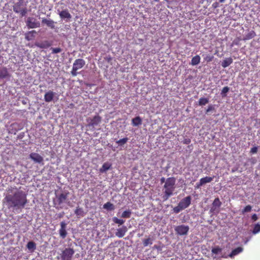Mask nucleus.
<instances>
[{
    "label": "nucleus",
    "mask_w": 260,
    "mask_h": 260,
    "mask_svg": "<svg viewBox=\"0 0 260 260\" xmlns=\"http://www.w3.org/2000/svg\"><path fill=\"white\" fill-rule=\"evenodd\" d=\"M4 200L9 209L21 210L28 203L27 194L22 190H18L13 194L5 196Z\"/></svg>",
    "instance_id": "f257e3e1"
},
{
    "label": "nucleus",
    "mask_w": 260,
    "mask_h": 260,
    "mask_svg": "<svg viewBox=\"0 0 260 260\" xmlns=\"http://www.w3.org/2000/svg\"><path fill=\"white\" fill-rule=\"evenodd\" d=\"M176 179L174 177L168 178L166 181L164 188L165 190L164 191L162 199L164 201L167 200L169 197L173 194V191L175 188Z\"/></svg>",
    "instance_id": "f03ea898"
},
{
    "label": "nucleus",
    "mask_w": 260,
    "mask_h": 260,
    "mask_svg": "<svg viewBox=\"0 0 260 260\" xmlns=\"http://www.w3.org/2000/svg\"><path fill=\"white\" fill-rule=\"evenodd\" d=\"M13 10L15 13H20L21 16H25L27 12L24 0H18L17 3H14Z\"/></svg>",
    "instance_id": "7ed1b4c3"
},
{
    "label": "nucleus",
    "mask_w": 260,
    "mask_h": 260,
    "mask_svg": "<svg viewBox=\"0 0 260 260\" xmlns=\"http://www.w3.org/2000/svg\"><path fill=\"white\" fill-rule=\"evenodd\" d=\"M75 250L73 248L67 247L57 256L58 260H72Z\"/></svg>",
    "instance_id": "20e7f679"
},
{
    "label": "nucleus",
    "mask_w": 260,
    "mask_h": 260,
    "mask_svg": "<svg viewBox=\"0 0 260 260\" xmlns=\"http://www.w3.org/2000/svg\"><path fill=\"white\" fill-rule=\"evenodd\" d=\"M85 63L86 62L83 59H76L73 64V68L71 72L72 75L74 77L77 76L78 74L77 71L82 68Z\"/></svg>",
    "instance_id": "39448f33"
},
{
    "label": "nucleus",
    "mask_w": 260,
    "mask_h": 260,
    "mask_svg": "<svg viewBox=\"0 0 260 260\" xmlns=\"http://www.w3.org/2000/svg\"><path fill=\"white\" fill-rule=\"evenodd\" d=\"M69 196V192L61 193L56 196L55 205L58 206L59 208H62V205L66 203L67 198Z\"/></svg>",
    "instance_id": "423d86ee"
},
{
    "label": "nucleus",
    "mask_w": 260,
    "mask_h": 260,
    "mask_svg": "<svg viewBox=\"0 0 260 260\" xmlns=\"http://www.w3.org/2000/svg\"><path fill=\"white\" fill-rule=\"evenodd\" d=\"M175 230L176 232V233L180 236L183 235H187L188 230H189V227L187 225H180L177 226Z\"/></svg>",
    "instance_id": "0eeeda50"
},
{
    "label": "nucleus",
    "mask_w": 260,
    "mask_h": 260,
    "mask_svg": "<svg viewBox=\"0 0 260 260\" xmlns=\"http://www.w3.org/2000/svg\"><path fill=\"white\" fill-rule=\"evenodd\" d=\"M26 24L29 28H35L40 26V23L34 17H28L26 21Z\"/></svg>",
    "instance_id": "6e6552de"
},
{
    "label": "nucleus",
    "mask_w": 260,
    "mask_h": 260,
    "mask_svg": "<svg viewBox=\"0 0 260 260\" xmlns=\"http://www.w3.org/2000/svg\"><path fill=\"white\" fill-rule=\"evenodd\" d=\"M191 202V197L190 196H186L179 202L178 205L183 209H185L190 205Z\"/></svg>",
    "instance_id": "1a4fd4ad"
},
{
    "label": "nucleus",
    "mask_w": 260,
    "mask_h": 260,
    "mask_svg": "<svg viewBox=\"0 0 260 260\" xmlns=\"http://www.w3.org/2000/svg\"><path fill=\"white\" fill-rule=\"evenodd\" d=\"M29 158L36 163H41L44 161V158L42 156L37 153H31L29 154Z\"/></svg>",
    "instance_id": "9d476101"
},
{
    "label": "nucleus",
    "mask_w": 260,
    "mask_h": 260,
    "mask_svg": "<svg viewBox=\"0 0 260 260\" xmlns=\"http://www.w3.org/2000/svg\"><path fill=\"white\" fill-rule=\"evenodd\" d=\"M66 223L64 221H61L60 223V229H59V234H60V236L61 238L64 239L66 237L67 233L66 230Z\"/></svg>",
    "instance_id": "9b49d317"
},
{
    "label": "nucleus",
    "mask_w": 260,
    "mask_h": 260,
    "mask_svg": "<svg viewBox=\"0 0 260 260\" xmlns=\"http://www.w3.org/2000/svg\"><path fill=\"white\" fill-rule=\"evenodd\" d=\"M101 117L98 114L93 116L90 120L89 125L93 127L98 125L101 122Z\"/></svg>",
    "instance_id": "f8f14e48"
},
{
    "label": "nucleus",
    "mask_w": 260,
    "mask_h": 260,
    "mask_svg": "<svg viewBox=\"0 0 260 260\" xmlns=\"http://www.w3.org/2000/svg\"><path fill=\"white\" fill-rule=\"evenodd\" d=\"M127 228L125 226H123L121 228L117 229V231L115 233V235L117 237L119 238H122V237H124L125 233L127 232Z\"/></svg>",
    "instance_id": "ddd939ff"
},
{
    "label": "nucleus",
    "mask_w": 260,
    "mask_h": 260,
    "mask_svg": "<svg viewBox=\"0 0 260 260\" xmlns=\"http://www.w3.org/2000/svg\"><path fill=\"white\" fill-rule=\"evenodd\" d=\"M55 93L52 91L49 90L44 95V99L46 102H51L54 97Z\"/></svg>",
    "instance_id": "4468645a"
},
{
    "label": "nucleus",
    "mask_w": 260,
    "mask_h": 260,
    "mask_svg": "<svg viewBox=\"0 0 260 260\" xmlns=\"http://www.w3.org/2000/svg\"><path fill=\"white\" fill-rule=\"evenodd\" d=\"M59 16H60L61 19H71L72 17V15L69 12V10L67 9L61 11L60 12L58 13Z\"/></svg>",
    "instance_id": "2eb2a0df"
},
{
    "label": "nucleus",
    "mask_w": 260,
    "mask_h": 260,
    "mask_svg": "<svg viewBox=\"0 0 260 260\" xmlns=\"http://www.w3.org/2000/svg\"><path fill=\"white\" fill-rule=\"evenodd\" d=\"M42 23L46 24L48 27L52 29H54L55 28V22L52 19H47L44 18L42 19Z\"/></svg>",
    "instance_id": "dca6fc26"
},
{
    "label": "nucleus",
    "mask_w": 260,
    "mask_h": 260,
    "mask_svg": "<svg viewBox=\"0 0 260 260\" xmlns=\"http://www.w3.org/2000/svg\"><path fill=\"white\" fill-rule=\"evenodd\" d=\"M9 76L10 74L6 67L0 68V79H5Z\"/></svg>",
    "instance_id": "f3484780"
},
{
    "label": "nucleus",
    "mask_w": 260,
    "mask_h": 260,
    "mask_svg": "<svg viewBox=\"0 0 260 260\" xmlns=\"http://www.w3.org/2000/svg\"><path fill=\"white\" fill-rule=\"evenodd\" d=\"M36 46L39 48H48L50 47V44L48 41H45L41 42L36 43Z\"/></svg>",
    "instance_id": "a211bd4d"
},
{
    "label": "nucleus",
    "mask_w": 260,
    "mask_h": 260,
    "mask_svg": "<svg viewBox=\"0 0 260 260\" xmlns=\"http://www.w3.org/2000/svg\"><path fill=\"white\" fill-rule=\"evenodd\" d=\"M111 167V164L110 162H105L103 164L101 168L99 170L100 173H104L109 170Z\"/></svg>",
    "instance_id": "6ab92c4d"
},
{
    "label": "nucleus",
    "mask_w": 260,
    "mask_h": 260,
    "mask_svg": "<svg viewBox=\"0 0 260 260\" xmlns=\"http://www.w3.org/2000/svg\"><path fill=\"white\" fill-rule=\"evenodd\" d=\"M142 120L139 116H137L132 119V124L134 126H139L142 124Z\"/></svg>",
    "instance_id": "aec40b11"
},
{
    "label": "nucleus",
    "mask_w": 260,
    "mask_h": 260,
    "mask_svg": "<svg viewBox=\"0 0 260 260\" xmlns=\"http://www.w3.org/2000/svg\"><path fill=\"white\" fill-rule=\"evenodd\" d=\"M233 62L232 58L230 57L228 58H226L224 60H223L221 62V66L225 68L231 65Z\"/></svg>",
    "instance_id": "412c9836"
},
{
    "label": "nucleus",
    "mask_w": 260,
    "mask_h": 260,
    "mask_svg": "<svg viewBox=\"0 0 260 260\" xmlns=\"http://www.w3.org/2000/svg\"><path fill=\"white\" fill-rule=\"evenodd\" d=\"M36 34L37 31L36 30H31L27 32L25 35V39L27 40H32L35 38Z\"/></svg>",
    "instance_id": "4be33fe9"
},
{
    "label": "nucleus",
    "mask_w": 260,
    "mask_h": 260,
    "mask_svg": "<svg viewBox=\"0 0 260 260\" xmlns=\"http://www.w3.org/2000/svg\"><path fill=\"white\" fill-rule=\"evenodd\" d=\"M255 32L253 30H251L245 36L243 40H249L250 39H252L255 37Z\"/></svg>",
    "instance_id": "5701e85b"
},
{
    "label": "nucleus",
    "mask_w": 260,
    "mask_h": 260,
    "mask_svg": "<svg viewBox=\"0 0 260 260\" xmlns=\"http://www.w3.org/2000/svg\"><path fill=\"white\" fill-rule=\"evenodd\" d=\"M201 61V57L199 55H196L194 57H192L191 59V64L192 66H197L200 63Z\"/></svg>",
    "instance_id": "b1692460"
},
{
    "label": "nucleus",
    "mask_w": 260,
    "mask_h": 260,
    "mask_svg": "<svg viewBox=\"0 0 260 260\" xmlns=\"http://www.w3.org/2000/svg\"><path fill=\"white\" fill-rule=\"evenodd\" d=\"M74 213L78 216L83 217L84 215V212L83 209L79 206L76 208Z\"/></svg>",
    "instance_id": "393cba45"
},
{
    "label": "nucleus",
    "mask_w": 260,
    "mask_h": 260,
    "mask_svg": "<svg viewBox=\"0 0 260 260\" xmlns=\"http://www.w3.org/2000/svg\"><path fill=\"white\" fill-rule=\"evenodd\" d=\"M214 177V176H213L212 177L206 176L204 178H202L200 179L201 183L204 185L207 183H210L213 180Z\"/></svg>",
    "instance_id": "a878e982"
},
{
    "label": "nucleus",
    "mask_w": 260,
    "mask_h": 260,
    "mask_svg": "<svg viewBox=\"0 0 260 260\" xmlns=\"http://www.w3.org/2000/svg\"><path fill=\"white\" fill-rule=\"evenodd\" d=\"M104 208L108 211H113L115 209V207L114 204L110 202H107L104 205Z\"/></svg>",
    "instance_id": "bb28decb"
},
{
    "label": "nucleus",
    "mask_w": 260,
    "mask_h": 260,
    "mask_svg": "<svg viewBox=\"0 0 260 260\" xmlns=\"http://www.w3.org/2000/svg\"><path fill=\"white\" fill-rule=\"evenodd\" d=\"M27 248L29 250L34 251L36 249V244L33 241H29L27 244Z\"/></svg>",
    "instance_id": "cd10ccee"
},
{
    "label": "nucleus",
    "mask_w": 260,
    "mask_h": 260,
    "mask_svg": "<svg viewBox=\"0 0 260 260\" xmlns=\"http://www.w3.org/2000/svg\"><path fill=\"white\" fill-rule=\"evenodd\" d=\"M242 251V248L240 247H238L232 251V252L231 253V254H230V256L232 257V256L236 255L240 253Z\"/></svg>",
    "instance_id": "c85d7f7f"
},
{
    "label": "nucleus",
    "mask_w": 260,
    "mask_h": 260,
    "mask_svg": "<svg viewBox=\"0 0 260 260\" xmlns=\"http://www.w3.org/2000/svg\"><path fill=\"white\" fill-rule=\"evenodd\" d=\"M132 215V212L129 210L124 211L121 214V217L124 218H129Z\"/></svg>",
    "instance_id": "c756f323"
},
{
    "label": "nucleus",
    "mask_w": 260,
    "mask_h": 260,
    "mask_svg": "<svg viewBox=\"0 0 260 260\" xmlns=\"http://www.w3.org/2000/svg\"><path fill=\"white\" fill-rule=\"evenodd\" d=\"M209 103V100L206 98H201L198 101L200 106H205Z\"/></svg>",
    "instance_id": "7c9ffc66"
},
{
    "label": "nucleus",
    "mask_w": 260,
    "mask_h": 260,
    "mask_svg": "<svg viewBox=\"0 0 260 260\" xmlns=\"http://www.w3.org/2000/svg\"><path fill=\"white\" fill-rule=\"evenodd\" d=\"M152 239L151 238L144 239L143 240V244L144 246H148L149 245L152 244Z\"/></svg>",
    "instance_id": "2f4dec72"
},
{
    "label": "nucleus",
    "mask_w": 260,
    "mask_h": 260,
    "mask_svg": "<svg viewBox=\"0 0 260 260\" xmlns=\"http://www.w3.org/2000/svg\"><path fill=\"white\" fill-rule=\"evenodd\" d=\"M127 138H122L121 139H119L118 141H117L116 143L120 146H122L127 142Z\"/></svg>",
    "instance_id": "473e14b6"
},
{
    "label": "nucleus",
    "mask_w": 260,
    "mask_h": 260,
    "mask_svg": "<svg viewBox=\"0 0 260 260\" xmlns=\"http://www.w3.org/2000/svg\"><path fill=\"white\" fill-rule=\"evenodd\" d=\"M212 205L213 206L219 207L221 205V203L219 199L218 198H216L213 201Z\"/></svg>",
    "instance_id": "72a5a7b5"
},
{
    "label": "nucleus",
    "mask_w": 260,
    "mask_h": 260,
    "mask_svg": "<svg viewBox=\"0 0 260 260\" xmlns=\"http://www.w3.org/2000/svg\"><path fill=\"white\" fill-rule=\"evenodd\" d=\"M221 251L222 249L218 246L212 249V253L214 254H218L219 253L221 252Z\"/></svg>",
    "instance_id": "f704fd0d"
},
{
    "label": "nucleus",
    "mask_w": 260,
    "mask_h": 260,
    "mask_svg": "<svg viewBox=\"0 0 260 260\" xmlns=\"http://www.w3.org/2000/svg\"><path fill=\"white\" fill-rule=\"evenodd\" d=\"M113 221H114L115 223H117L120 225L123 224L125 222V220H123V219H119L115 217L113 218Z\"/></svg>",
    "instance_id": "c9c22d12"
},
{
    "label": "nucleus",
    "mask_w": 260,
    "mask_h": 260,
    "mask_svg": "<svg viewBox=\"0 0 260 260\" xmlns=\"http://www.w3.org/2000/svg\"><path fill=\"white\" fill-rule=\"evenodd\" d=\"M229 91V88L228 86L224 87L221 90V94L222 97L226 96V93Z\"/></svg>",
    "instance_id": "e433bc0d"
},
{
    "label": "nucleus",
    "mask_w": 260,
    "mask_h": 260,
    "mask_svg": "<svg viewBox=\"0 0 260 260\" xmlns=\"http://www.w3.org/2000/svg\"><path fill=\"white\" fill-rule=\"evenodd\" d=\"M259 232H260V224L257 223L254 225V229L253 230V233L254 234H256Z\"/></svg>",
    "instance_id": "4c0bfd02"
},
{
    "label": "nucleus",
    "mask_w": 260,
    "mask_h": 260,
    "mask_svg": "<svg viewBox=\"0 0 260 260\" xmlns=\"http://www.w3.org/2000/svg\"><path fill=\"white\" fill-rule=\"evenodd\" d=\"M213 58L214 57L212 55H207L205 56V57H204V60L207 62H210L212 61Z\"/></svg>",
    "instance_id": "58836bf2"
},
{
    "label": "nucleus",
    "mask_w": 260,
    "mask_h": 260,
    "mask_svg": "<svg viewBox=\"0 0 260 260\" xmlns=\"http://www.w3.org/2000/svg\"><path fill=\"white\" fill-rule=\"evenodd\" d=\"M251 210V206L250 205H247L243 210H242V213H245L249 212Z\"/></svg>",
    "instance_id": "ea45409f"
},
{
    "label": "nucleus",
    "mask_w": 260,
    "mask_h": 260,
    "mask_svg": "<svg viewBox=\"0 0 260 260\" xmlns=\"http://www.w3.org/2000/svg\"><path fill=\"white\" fill-rule=\"evenodd\" d=\"M184 209L181 207H180L178 204L177 206L174 207V209H173V210H174V213H179V212L182 211Z\"/></svg>",
    "instance_id": "a19ab883"
},
{
    "label": "nucleus",
    "mask_w": 260,
    "mask_h": 260,
    "mask_svg": "<svg viewBox=\"0 0 260 260\" xmlns=\"http://www.w3.org/2000/svg\"><path fill=\"white\" fill-rule=\"evenodd\" d=\"M52 53L56 54L60 53L61 51V49L60 48H52Z\"/></svg>",
    "instance_id": "79ce46f5"
},
{
    "label": "nucleus",
    "mask_w": 260,
    "mask_h": 260,
    "mask_svg": "<svg viewBox=\"0 0 260 260\" xmlns=\"http://www.w3.org/2000/svg\"><path fill=\"white\" fill-rule=\"evenodd\" d=\"M257 152V147L256 146H254L253 147L251 148L250 152L252 154L256 153Z\"/></svg>",
    "instance_id": "37998d69"
},
{
    "label": "nucleus",
    "mask_w": 260,
    "mask_h": 260,
    "mask_svg": "<svg viewBox=\"0 0 260 260\" xmlns=\"http://www.w3.org/2000/svg\"><path fill=\"white\" fill-rule=\"evenodd\" d=\"M183 142L184 144H189L190 143V139L189 138H185Z\"/></svg>",
    "instance_id": "c03bdc74"
},
{
    "label": "nucleus",
    "mask_w": 260,
    "mask_h": 260,
    "mask_svg": "<svg viewBox=\"0 0 260 260\" xmlns=\"http://www.w3.org/2000/svg\"><path fill=\"white\" fill-rule=\"evenodd\" d=\"M213 109V107L212 105H210V106H208V108H207V109H206V113H209V112L212 111Z\"/></svg>",
    "instance_id": "a18cd8bd"
},
{
    "label": "nucleus",
    "mask_w": 260,
    "mask_h": 260,
    "mask_svg": "<svg viewBox=\"0 0 260 260\" xmlns=\"http://www.w3.org/2000/svg\"><path fill=\"white\" fill-rule=\"evenodd\" d=\"M203 185V184H201V180H200V182H199L196 183L195 188H200L201 186H202Z\"/></svg>",
    "instance_id": "49530a36"
},
{
    "label": "nucleus",
    "mask_w": 260,
    "mask_h": 260,
    "mask_svg": "<svg viewBox=\"0 0 260 260\" xmlns=\"http://www.w3.org/2000/svg\"><path fill=\"white\" fill-rule=\"evenodd\" d=\"M212 6V8H217L219 7V3L218 2H214L213 3Z\"/></svg>",
    "instance_id": "de8ad7c7"
},
{
    "label": "nucleus",
    "mask_w": 260,
    "mask_h": 260,
    "mask_svg": "<svg viewBox=\"0 0 260 260\" xmlns=\"http://www.w3.org/2000/svg\"><path fill=\"white\" fill-rule=\"evenodd\" d=\"M251 218H252V219L254 221H256L257 220V215L255 213L252 215V217Z\"/></svg>",
    "instance_id": "09e8293b"
},
{
    "label": "nucleus",
    "mask_w": 260,
    "mask_h": 260,
    "mask_svg": "<svg viewBox=\"0 0 260 260\" xmlns=\"http://www.w3.org/2000/svg\"><path fill=\"white\" fill-rule=\"evenodd\" d=\"M166 180L165 179V177H162L161 179H160V183L162 184L163 183H166Z\"/></svg>",
    "instance_id": "8fccbe9b"
},
{
    "label": "nucleus",
    "mask_w": 260,
    "mask_h": 260,
    "mask_svg": "<svg viewBox=\"0 0 260 260\" xmlns=\"http://www.w3.org/2000/svg\"><path fill=\"white\" fill-rule=\"evenodd\" d=\"M220 3H223L225 0H219Z\"/></svg>",
    "instance_id": "3c124183"
},
{
    "label": "nucleus",
    "mask_w": 260,
    "mask_h": 260,
    "mask_svg": "<svg viewBox=\"0 0 260 260\" xmlns=\"http://www.w3.org/2000/svg\"><path fill=\"white\" fill-rule=\"evenodd\" d=\"M154 1H156V2H158L159 0H154Z\"/></svg>",
    "instance_id": "603ef678"
},
{
    "label": "nucleus",
    "mask_w": 260,
    "mask_h": 260,
    "mask_svg": "<svg viewBox=\"0 0 260 260\" xmlns=\"http://www.w3.org/2000/svg\"><path fill=\"white\" fill-rule=\"evenodd\" d=\"M196 260H197V259H196Z\"/></svg>",
    "instance_id": "864d4df0"
}]
</instances>
